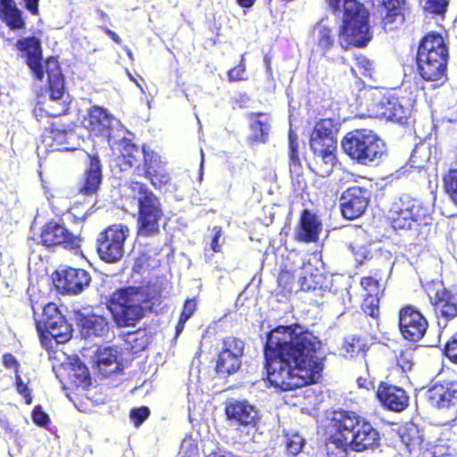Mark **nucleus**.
<instances>
[{"label":"nucleus","mask_w":457,"mask_h":457,"mask_svg":"<svg viewBox=\"0 0 457 457\" xmlns=\"http://www.w3.org/2000/svg\"><path fill=\"white\" fill-rule=\"evenodd\" d=\"M406 0H381V5L385 8L386 13L382 16L381 24L386 31H392L396 27L397 20H403V10Z\"/></svg>","instance_id":"obj_35"},{"label":"nucleus","mask_w":457,"mask_h":457,"mask_svg":"<svg viewBox=\"0 0 457 457\" xmlns=\"http://www.w3.org/2000/svg\"><path fill=\"white\" fill-rule=\"evenodd\" d=\"M380 404L386 410L401 412L409 406L410 397L405 389L387 382H380L376 391Z\"/></svg>","instance_id":"obj_21"},{"label":"nucleus","mask_w":457,"mask_h":457,"mask_svg":"<svg viewBox=\"0 0 457 457\" xmlns=\"http://www.w3.org/2000/svg\"><path fill=\"white\" fill-rule=\"evenodd\" d=\"M445 191L457 205V169H451L443 178Z\"/></svg>","instance_id":"obj_50"},{"label":"nucleus","mask_w":457,"mask_h":457,"mask_svg":"<svg viewBox=\"0 0 457 457\" xmlns=\"http://www.w3.org/2000/svg\"><path fill=\"white\" fill-rule=\"evenodd\" d=\"M313 162L310 166L311 170L322 178L328 177L337 163V151H324L321 153H312Z\"/></svg>","instance_id":"obj_37"},{"label":"nucleus","mask_w":457,"mask_h":457,"mask_svg":"<svg viewBox=\"0 0 457 457\" xmlns=\"http://www.w3.org/2000/svg\"><path fill=\"white\" fill-rule=\"evenodd\" d=\"M380 300L372 294H368L361 304V310L366 317L371 318L378 326L380 320Z\"/></svg>","instance_id":"obj_45"},{"label":"nucleus","mask_w":457,"mask_h":457,"mask_svg":"<svg viewBox=\"0 0 457 457\" xmlns=\"http://www.w3.org/2000/svg\"><path fill=\"white\" fill-rule=\"evenodd\" d=\"M102 164L97 154L89 155L87 166L80 179L78 193L86 197L96 195L102 183Z\"/></svg>","instance_id":"obj_26"},{"label":"nucleus","mask_w":457,"mask_h":457,"mask_svg":"<svg viewBox=\"0 0 457 457\" xmlns=\"http://www.w3.org/2000/svg\"><path fill=\"white\" fill-rule=\"evenodd\" d=\"M247 119L249 129L251 130L249 142L265 144L268 141L271 129L270 115L267 112H253L247 114Z\"/></svg>","instance_id":"obj_31"},{"label":"nucleus","mask_w":457,"mask_h":457,"mask_svg":"<svg viewBox=\"0 0 457 457\" xmlns=\"http://www.w3.org/2000/svg\"><path fill=\"white\" fill-rule=\"evenodd\" d=\"M115 118L109 111L98 105H93L83 117L82 125L90 137L106 139L111 142L113 137V122Z\"/></svg>","instance_id":"obj_15"},{"label":"nucleus","mask_w":457,"mask_h":457,"mask_svg":"<svg viewBox=\"0 0 457 457\" xmlns=\"http://www.w3.org/2000/svg\"><path fill=\"white\" fill-rule=\"evenodd\" d=\"M37 328L41 335H48L57 344L68 342L72 334L71 326L54 303L44 305L42 317L37 321Z\"/></svg>","instance_id":"obj_11"},{"label":"nucleus","mask_w":457,"mask_h":457,"mask_svg":"<svg viewBox=\"0 0 457 457\" xmlns=\"http://www.w3.org/2000/svg\"><path fill=\"white\" fill-rule=\"evenodd\" d=\"M119 154L116 158L117 165L121 171H128L132 168L138 172L141 170V160H143V152L138 145L130 139L123 137L118 142Z\"/></svg>","instance_id":"obj_27"},{"label":"nucleus","mask_w":457,"mask_h":457,"mask_svg":"<svg viewBox=\"0 0 457 457\" xmlns=\"http://www.w3.org/2000/svg\"><path fill=\"white\" fill-rule=\"evenodd\" d=\"M161 298L162 286L148 280L139 286L123 287L113 291L107 301V308L119 328L133 327L153 311Z\"/></svg>","instance_id":"obj_2"},{"label":"nucleus","mask_w":457,"mask_h":457,"mask_svg":"<svg viewBox=\"0 0 457 457\" xmlns=\"http://www.w3.org/2000/svg\"><path fill=\"white\" fill-rule=\"evenodd\" d=\"M314 29L318 33L316 46L325 56L336 46L334 28L320 21L315 25Z\"/></svg>","instance_id":"obj_39"},{"label":"nucleus","mask_w":457,"mask_h":457,"mask_svg":"<svg viewBox=\"0 0 457 457\" xmlns=\"http://www.w3.org/2000/svg\"><path fill=\"white\" fill-rule=\"evenodd\" d=\"M348 248L353 253L356 262L360 265L367 262H370L373 267L389 263L380 254L378 255L372 252L371 244L361 245L354 241L348 245Z\"/></svg>","instance_id":"obj_36"},{"label":"nucleus","mask_w":457,"mask_h":457,"mask_svg":"<svg viewBox=\"0 0 457 457\" xmlns=\"http://www.w3.org/2000/svg\"><path fill=\"white\" fill-rule=\"evenodd\" d=\"M416 55L448 64L449 49L441 34L429 32L420 40Z\"/></svg>","instance_id":"obj_24"},{"label":"nucleus","mask_w":457,"mask_h":457,"mask_svg":"<svg viewBox=\"0 0 457 457\" xmlns=\"http://www.w3.org/2000/svg\"><path fill=\"white\" fill-rule=\"evenodd\" d=\"M14 384L16 391L23 396L25 403L30 404L32 403L31 390L29 388L28 385L22 381L20 374H16Z\"/></svg>","instance_id":"obj_57"},{"label":"nucleus","mask_w":457,"mask_h":457,"mask_svg":"<svg viewBox=\"0 0 457 457\" xmlns=\"http://www.w3.org/2000/svg\"><path fill=\"white\" fill-rule=\"evenodd\" d=\"M2 361L6 369L12 370L15 375L20 374V362L13 354L10 353H4Z\"/></svg>","instance_id":"obj_60"},{"label":"nucleus","mask_w":457,"mask_h":457,"mask_svg":"<svg viewBox=\"0 0 457 457\" xmlns=\"http://www.w3.org/2000/svg\"><path fill=\"white\" fill-rule=\"evenodd\" d=\"M31 419L33 422L39 427L46 428L50 423L49 415L43 411L40 405H37L34 407L31 413Z\"/></svg>","instance_id":"obj_56"},{"label":"nucleus","mask_w":457,"mask_h":457,"mask_svg":"<svg viewBox=\"0 0 457 457\" xmlns=\"http://www.w3.org/2000/svg\"><path fill=\"white\" fill-rule=\"evenodd\" d=\"M323 225L319 217L309 209H303L299 216L294 238L305 244L317 243Z\"/></svg>","instance_id":"obj_22"},{"label":"nucleus","mask_w":457,"mask_h":457,"mask_svg":"<svg viewBox=\"0 0 457 457\" xmlns=\"http://www.w3.org/2000/svg\"><path fill=\"white\" fill-rule=\"evenodd\" d=\"M426 293L432 306L436 325L445 328L457 319V289L447 288L442 283L433 282L427 286Z\"/></svg>","instance_id":"obj_10"},{"label":"nucleus","mask_w":457,"mask_h":457,"mask_svg":"<svg viewBox=\"0 0 457 457\" xmlns=\"http://www.w3.org/2000/svg\"><path fill=\"white\" fill-rule=\"evenodd\" d=\"M428 161L429 157L427 154H422L421 149L415 148L409 158V165L420 170L426 167Z\"/></svg>","instance_id":"obj_53"},{"label":"nucleus","mask_w":457,"mask_h":457,"mask_svg":"<svg viewBox=\"0 0 457 457\" xmlns=\"http://www.w3.org/2000/svg\"><path fill=\"white\" fill-rule=\"evenodd\" d=\"M367 115L374 119L405 123L411 110L399 97L376 90L369 95L366 102Z\"/></svg>","instance_id":"obj_9"},{"label":"nucleus","mask_w":457,"mask_h":457,"mask_svg":"<svg viewBox=\"0 0 457 457\" xmlns=\"http://www.w3.org/2000/svg\"><path fill=\"white\" fill-rule=\"evenodd\" d=\"M444 353L451 362L457 364V332L446 342Z\"/></svg>","instance_id":"obj_55"},{"label":"nucleus","mask_w":457,"mask_h":457,"mask_svg":"<svg viewBox=\"0 0 457 457\" xmlns=\"http://www.w3.org/2000/svg\"><path fill=\"white\" fill-rule=\"evenodd\" d=\"M0 21L10 29L23 30L26 21L15 0H0Z\"/></svg>","instance_id":"obj_32"},{"label":"nucleus","mask_w":457,"mask_h":457,"mask_svg":"<svg viewBox=\"0 0 457 457\" xmlns=\"http://www.w3.org/2000/svg\"><path fill=\"white\" fill-rule=\"evenodd\" d=\"M434 205L429 202L402 194L389 206L386 220L395 231H409L432 225Z\"/></svg>","instance_id":"obj_4"},{"label":"nucleus","mask_w":457,"mask_h":457,"mask_svg":"<svg viewBox=\"0 0 457 457\" xmlns=\"http://www.w3.org/2000/svg\"><path fill=\"white\" fill-rule=\"evenodd\" d=\"M41 245L47 249H54L62 246L69 250H76L80 247L79 237L71 232L63 224L51 220L41 228Z\"/></svg>","instance_id":"obj_14"},{"label":"nucleus","mask_w":457,"mask_h":457,"mask_svg":"<svg viewBox=\"0 0 457 457\" xmlns=\"http://www.w3.org/2000/svg\"><path fill=\"white\" fill-rule=\"evenodd\" d=\"M70 110V103L63 98L48 99L38 102L34 108V114L38 120L46 118H58L66 115Z\"/></svg>","instance_id":"obj_33"},{"label":"nucleus","mask_w":457,"mask_h":457,"mask_svg":"<svg viewBox=\"0 0 457 457\" xmlns=\"http://www.w3.org/2000/svg\"><path fill=\"white\" fill-rule=\"evenodd\" d=\"M398 327L403 339L417 343L424 337L428 328V322L419 310L411 304H406L399 310Z\"/></svg>","instance_id":"obj_13"},{"label":"nucleus","mask_w":457,"mask_h":457,"mask_svg":"<svg viewBox=\"0 0 457 457\" xmlns=\"http://www.w3.org/2000/svg\"><path fill=\"white\" fill-rule=\"evenodd\" d=\"M389 268V263L373 267L370 270V275L362 277L360 284L362 288L371 294L377 292L380 287V280L382 279L383 272L386 271Z\"/></svg>","instance_id":"obj_43"},{"label":"nucleus","mask_w":457,"mask_h":457,"mask_svg":"<svg viewBox=\"0 0 457 457\" xmlns=\"http://www.w3.org/2000/svg\"><path fill=\"white\" fill-rule=\"evenodd\" d=\"M187 321V320L179 316L178 323L175 328H176V337H179L180 335V333L184 330L185 324Z\"/></svg>","instance_id":"obj_64"},{"label":"nucleus","mask_w":457,"mask_h":457,"mask_svg":"<svg viewBox=\"0 0 457 457\" xmlns=\"http://www.w3.org/2000/svg\"><path fill=\"white\" fill-rule=\"evenodd\" d=\"M451 0H424L423 10L425 12L445 19Z\"/></svg>","instance_id":"obj_49"},{"label":"nucleus","mask_w":457,"mask_h":457,"mask_svg":"<svg viewBox=\"0 0 457 457\" xmlns=\"http://www.w3.org/2000/svg\"><path fill=\"white\" fill-rule=\"evenodd\" d=\"M80 332L85 337H104L109 332V322L104 315L74 312Z\"/></svg>","instance_id":"obj_28"},{"label":"nucleus","mask_w":457,"mask_h":457,"mask_svg":"<svg viewBox=\"0 0 457 457\" xmlns=\"http://www.w3.org/2000/svg\"><path fill=\"white\" fill-rule=\"evenodd\" d=\"M143 152V172L142 175L149 180L155 189H162L170 185L171 177L166 169V162L162 160L161 155L154 150Z\"/></svg>","instance_id":"obj_16"},{"label":"nucleus","mask_w":457,"mask_h":457,"mask_svg":"<svg viewBox=\"0 0 457 457\" xmlns=\"http://www.w3.org/2000/svg\"><path fill=\"white\" fill-rule=\"evenodd\" d=\"M96 369L98 375L104 378L110 377L120 370V363L117 360V356L110 353L99 352L96 353Z\"/></svg>","instance_id":"obj_42"},{"label":"nucleus","mask_w":457,"mask_h":457,"mask_svg":"<svg viewBox=\"0 0 457 457\" xmlns=\"http://www.w3.org/2000/svg\"><path fill=\"white\" fill-rule=\"evenodd\" d=\"M356 68H351V72L354 77H371L373 71L372 62L364 55L355 56Z\"/></svg>","instance_id":"obj_51"},{"label":"nucleus","mask_w":457,"mask_h":457,"mask_svg":"<svg viewBox=\"0 0 457 457\" xmlns=\"http://www.w3.org/2000/svg\"><path fill=\"white\" fill-rule=\"evenodd\" d=\"M245 58L242 55L239 63L228 71V79L229 82L243 81L246 79L244 77L245 72Z\"/></svg>","instance_id":"obj_54"},{"label":"nucleus","mask_w":457,"mask_h":457,"mask_svg":"<svg viewBox=\"0 0 457 457\" xmlns=\"http://www.w3.org/2000/svg\"><path fill=\"white\" fill-rule=\"evenodd\" d=\"M336 411L344 426L343 430L350 438L352 451L364 452L379 445V432L366 417L354 411L339 409Z\"/></svg>","instance_id":"obj_7"},{"label":"nucleus","mask_w":457,"mask_h":457,"mask_svg":"<svg viewBox=\"0 0 457 457\" xmlns=\"http://www.w3.org/2000/svg\"><path fill=\"white\" fill-rule=\"evenodd\" d=\"M44 74L47 75L46 88L49 96L59 99L63 98L65 93L64 76L56 57L51 56L44 62Z\"/></svg>","instance_id":"obj_29"},{"label":"nucleus","mask_w":457,"mask_h":457,"mask_svg":"<svg viewBox=\"0 0 457 457\" xmlns=\"http://www.w3.org/2000/svg\"><path fill=\"white\" fill-rule=\"evenodd\" d=\"M23 6L32 16H38L40 0H21Z\"/></svg>","instance_id":"obj_62"},{"label":"nucleus","mask_w":457,"mask_h":457,"mask_svg":"<svg viewBox=\"0 0 457 457\" xmlns=\"http://www.w3.org/2000/svg\"><path fill=\"white\" fill-rule=\"evenodd\" d=\"M325 279L319 269L312 266L304 267L298 278L299 288L303 292H322L326 287Z\"/></svg>","instance_id":"obj_34"},{"label":"nucleus","mask_w":457,"mask_h":457,"mask_svg":"<svg viewBox=\"0 0 457 457\" xmlns=\"http://www.w3.org/2000/svg\"><path fill=\"white\" fill-rule=\"evenodd\" d=\"M224 413L230 424L254 428L258 423V411L246 400H231L227 402Z\"/></svg>","instance_id":"obj_20"},{"label":"nucleus","mask_w":457,"mask_h":457,"mask_svg":"<svg viewBox=\"0 0 457 457\" xmlns=\"http://www.w3.org/2000/svg\"><path fill=\"white\" fill-rule=\"evenodd\" d=\"M213 235L212 237L211 240V250L213 253H221L222 251V245L220 244V240L223 235L222 228L220 226H215L212 229Z\"/></svg>","instance_id":"obj_59"},{"label":"nucleus","mask_w":457,"mask_h":457,"mask_svg":"<svg viewBox=\"0 0 457 457\" xmlns=\"http://www.w3.org/2000/svg\"><path fill=\"white\" fill-rule=\"evenodd\" d=\"M102 31H104L113 42L116 44H120V37L112 30H111L107 26L102 25L99 27Z\"/></svg>","instance_id":"obj_63"},{"label":"nucleus","mask_w":457,"mask_h":457,"mask_svg":"<svg viewBox=\"0 0 457 457\" xmlns=\"http://www.w3.org/2000/svg\"><path fill=\"white\" fill-rule=\"evenodd\" d=\"M370 191L359 186L348 187L340 197L342 215L347 220H355L362 216L370 204Z\"/></svg>","instance_id":"obj_18"},{"label":"nucleus","mask_w":457,"mask_h":457,"mask_svg":"<svg viewBox=\"0 0 457 457\" xmlns=\"http://www.w3.org/2000/svg\"><path fill=\"white\" fill-rule=\"evenodd\" d=\"M127 187L137 202V236L155 237L161 234L162 223L165 220V210L161 198L141 181L130 179Z\"/></svg>","instance_id":"obj_3"},{"label":"nucleus","mask_w":457,"mask_h":457,"mask_svg":"<svg viewBox=\"0 0 457 457\" xmlns=\"http://www.w3.org/2000/svg\"><path fill=\"white\" fill-rule=\"evenodd\" d=\"M196 310V302L195 299H187L184 303L183 310L180 313V317L189 320Z\"/></svg>","instance_id":"obj_61"},{"label":"nucleus","mask_w":457,"mask_h":457,"mask_svg":"<svg viewBox=\"0 0 457 457\" xmlns=\"http://www.w3.org/2000/svg\"><path fill=\"white\" fill-rule=\"evenodd\" d=\"M245 342L234 336L222 339L221 349L216 355L214 370L217 375L228 377L237 373L242 365Z\"/></svg>","instance_id":"obj_12"},{"label":"nucleus","mask_w":457,"mask_h":457,"mask_svg":"<svg viewBox=\"0 0 457 457\" xmlns=\"http://www.w3.org/2000/svg\"><path fill=\"white\" fill-rule=\"evenodd\" d=\"M370 346L366 339L361 336L352 335L345 337L342 350L345 357H365Z\"/></svg>","instance_id":"obj_41"},{"label":"nucleus","mask_w":457,"mask_h":457,"mask_svg":"<svg viewBox=\"0 0 457 457\" xmlns=\"http://www.w3.org/2000/svg\"><path fill=\"white\" fill-rule=\"evenodd\" d=\"M339 131V123L333 118H324L319 120L313 126L312 132L327 136L331 138H337Z\"/></svg>","instance_id":"obj_46"},{"label":"nucleus","mask_w":457,"mask_h":457,"mask_svg":"<svg viewBox=\"0 0 457 457\" xmlns=\"http://www.w3.org/2000/svg\"><path fill=\"white\" fill-rule=\"evenodd\" d=\"M150 413L147 406L135 407L129 411V419L134 426L138 428L149 418Z\"/></svg>","instance_id":"obj_52"},{"label":"nucleus","mask_w":457,"mask_h":457,"mask_svg":"<svg viewBox=\"0 0 457 457\" xmlns=\"http://www.w3.org/2000/svg\"><path fill=\"white\" fill-rule=\"evenodd\" d=\"M277 280L280 294L286 295L297 291L295 276L290 270H280Z\"/></svg>","instance_id":"obj_48"},{"label":"nucleus","mask_w":457,"mask_h":457,"mask_svg":"<svg viewBox=\"0 0 457 457\" xmlns=\"http://www.w3.org/2000/svg\"><path fill=\"white\" fill-rule=\"evenodd\" d=\"M297 324L278 325L266 335L263 345V380L268 387L287 392L318 382L323 370L319 357L320 341Z\"/></svg>","instance_id":"obj_1"},{"label":"nucleus","mask_w":457,"mask_h":457,"mask_svg":"<svg viewBox=\"0 0 457 457\" xmlns=\"http://www.w3.org/2000/svg\"><path fill=\"white\" fill-rule=\"evenodd\" d=\"M73 136L71 129L66 124L60 122H51L49 127L45 129V137L52 140V145H54L62 149H69V137Z\"/></svg>","instance_id":"obj_40"},{"label":"nucleus","mask_w":457,"mask_h":457,"mask_svg":"<svg viewBox=\"0 0 457 457\" xmlns=\"http://www.w3.org/2000/svg\"><path fill=\"white\" fill-rule=\"evenodd\" d=\"M342 12L337 33L341 49L365 47L372 38L368 9L358 0H344Z\"/></svg>","instance_id":"obj_5"},{"label":"nucleus","mask_w":457,"mask_h":457,"mask_svg":"<svg viewBox=\"0 0 457 457\" xmlns=\"http://www.w3.org/2000/svg\"><path fill=\"white\" fill-rule=\"evenodd\" d=\"M341 146L351 160L365 166L379 162L385 154V144L382 139L366 129L347 132L341 140Z\"/></svg>","instance_id":"obj_6"},{"label":"nucleus","mask_w":457,"mask_h":457,"mask_svg":"<svg viewBox=\"0 0 457 457\" xmlns=\"http://www.w3.org/2000/svg\"><path fill=\"white\" fill-rule=\"evenodd\" d=\"M129 233V226L124 223H114L100 231L96 239L99 258L110 264L118 262L123 257L125 242Z\"/></svg>","instance_id":"obj_8"},{"label":"nucleus","mask_w":457,"mask_h":457,"mask_svg":"<svg viewBox=\"0 0 457 457\" xmlns=\"http://www.w3.org/2000/svg\"><path fill=\"white\" fill-rule=\"evenodd\" d=\"M428 401L438 409L454 406L457 403V382L434 385L428 391Z\"/></svg>","instance_id":"obj_30"},{"label":"nucleus","mask_w":457,"mask_h":457,"mask_svg":"<svg viewBox=\"0 0 457 457\" xmlns=\"http://www.w3.org/2000/svg\"><path fill=\"white\" fill-rule=\"evenodd\" d=\"M310 148L312 153H321L324 151H337V140L327 136L311 132Z\"/></svg>","instance_id":"obj_44"},{"label":"nucleus","mask_w":457,"mask_h":457,"mask_svg":"<svg viewBox=\"0 0 457 457\" xmlns=\"http://www.w3.org/2000/svg\"><path fill=\"white\" fill-rule=\"evenodd\" d=\"M416 65L418 74L423 81L431 83L432 88L440 87L448 79L447 63L416 55Z\"/></svg>","instance_id":"obj_25"},{"label":"nucleus","mask_w":457,"mask_h":457,"mask_svg":"<svg viewBox=\"0 0 457 457\" xmlns=\"http://www.w3.org/2000/svg\"><path fill=\"white\" fill-rule=\"evenodd\" d=\"M332 434L327 438L325 449L328 457H346L348 450L351 449L350 438L344 426L335 411L330 420Z\"/></svg>","instance_id":"obj_23"},{"label":"nucleus","mask_w":457,"mask_h":457,"mask_svg":"<svg viewBox=\"0 0 457 457\" xmlns=\"http://www.w3.org/2000/svg\"><path fill=\"white\" fill-rule=\"evenodd\" d=\"M58 291L65 295H79L90 284L91 277L83 269L66 268L61 271H55L53 278Z\"/></svg>","instance_id":"obj_17"},{"label":"nucleus","mask_w":457,"mask_h":457,"mask_svg":"<svg viewBox=\"0 0 457 457\" xmlns=\"http://www.w3.org/2000/svg\"><path fill=\"white\" fill-rule=\"evenodd\" d=\"M15 48L20 55L25 59V62L38 80L44 79L43 54L41 40L35 36L23 37L15 43Z\"/></svg>","instance_id":"obj_19"},{"label":"nucleus","mask_w":457,"mask_h":457,"mask_svg":"<svg viewBox=\"0 0 457 457\" xmlns=\"http://www.w3.org/2000/svg\"><path fill=\"white\" fill-rule=\"evenodd\" d=\"M396 363L403 371L410 370L412 368L413 361L410 351H401L396 356Z\"/></svg>","instance_id":"obj_58"},{"label":"nucleus","mask_w":457,"mask_h":457,"mask_svg":"<svg viewBox=\"0 0 457 457\" xmlns=\"http://www.w3.org/2000/svg\"><path fill=\"white\" fill-rule=\"evenodd\" d=\"M287 138L289 171L292 175L300 177L303 173V167L299 154V143L297 134L293 129H289Z\"/></svg>","instance_id":"obj_38"},{"label":"nucleus","mask_w":457,"mask_h":457,"mask_svg":"<svg viewBox=\"0 0 457 457\" xmlns=\"http://www.w3.org/2000/svg\"><path fill=\"white\" fill-rule=\"evenodd\" d=\"M303 445L304 440L298 434H286L281 446L287 457H294L302 451Z\"/></svg>","instance_id":"obj_47"}]
</instances>
